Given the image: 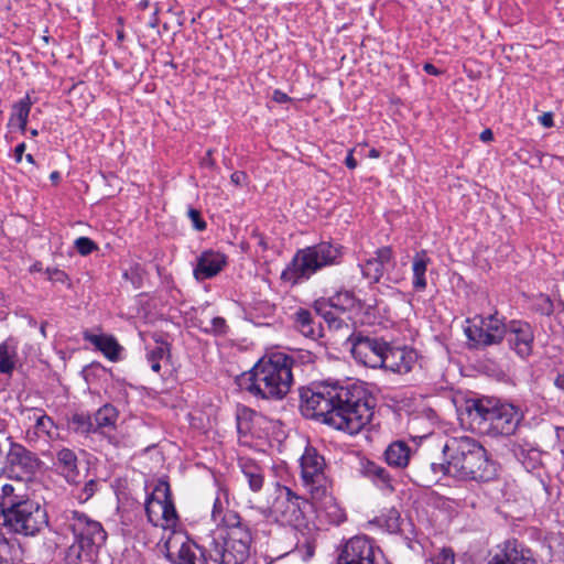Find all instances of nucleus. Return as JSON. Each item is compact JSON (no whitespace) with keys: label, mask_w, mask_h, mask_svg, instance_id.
Returning <instances> with one entry per match:
<instances>
[{"label":"nucleus","mask_w":564,"mask_h":564,"mask_svg":"<svg viewBox=\"0 0 564 564\" xmlns=\"http://www.w3.org/2000/svg\"><path fill=\"white\" fill-rule=\"evenodd\" d=\"M300 399L305 417L350 435L358 434L373 416V398L361 381H323L303 389Z\"/></svg>","instance_id":"obj_1"},{"label":"nucleus","mask_w":564,"mask_h":564,"mask_svg":"<svg viewBox=\"0 0 564 564\" xmlns=\"http://www.w3.org/2000/svg\"><path fill=\"white\" fill-rule=\"evenodd\" d=\"M223 521L224 525L212 530L203 544L170 539L164 544L166 558L173 564H208V560L216 564H243L250 556V527L238 513H229Z\"/></svg>","instance_id":"obj_2"},{"label":"nucleus","mask_w":564,"mask_h":564,"mask_svg":"<svg viewBox=\"0 0 564 564\" xmlns=\"http://www.w3.org/2000/svg\"><path fill=\"white\" fill-rule=\"evenodd\" d=\"M295 361L284 352H271L238 378L239 387L256 399L281 401L294 382L292 368Z\"/></svg>","instance_id":"obj_3"},{"label":"nucleus","mask_w":564,"mask_h":564,"mask_svg":"<svg viewBox=\"0 0 564 564\" xmlns=\"http://www.w3.org/2000/svg\"><path fill=\"white\" fill-rule=\"evenodd\" d=\"M48 524L44 506L32 499L22 487L6 484L0 494V525L8 533L35 536Z\"/></svg>","instance_id":"obj_4"},{"label":"nucleus","mask_w":564,"mask_h":564,"mask_svg":"<svg viewBox=\"0 0 564 564\" xmlns=\"http://www.w3.org/2000/svg\"><path fill=\"white\" fill-rule=\"evenodd\" d=\"M449 476L458 480L487 482L496 478L497 467L485 447L471 437L449 440L443 447Z\"/></svg>","instance_id":"obj_5"},{"label":"nucleus","mask_w":564,"mask_h":564,"mask_svg":"<svg viewBox=\"0 0 564 564\" xmlns=\"http://www.w3.org/2000/svg\"><path fill=\"white\" fill-rule=\"evenodd\" d=\"M467 413L476 430L492 437L514 434L523 417L518 406L489 398L471 401Z\"/></svg>","instance_id":"obj_6"},{"label":"nucleus","mask_w":564,"mask_h":564,"mask_svg":"<svg viewBox=\"0 0 564 564\" xmlns=\"http://www.w3.org/2000/svg\"><path fill=\"white\" fill-rule=\"evenodd\" d=\"M67 527L75 538L66 552L67 564H94L107 540L101 523L83 512L72 511L67 517Z\"/></svg>","instance_id":"obj_7"},{"label":"nucleus","mask_w":564,"mask_h":564,"mask_svg":"<svg viewBox=\"0 0 564 564\" xmlns=\"http://www.w3.org/2000/svg\"><path fill=\"white\" fill-rule=\"evenodd\" d=\"M341 256L343 247L329 241L300 249L282 271L281 279L297 284L325 267L338 264Z\"/></svg>","instance_id":"obj_8"},{"label":"nucleus","mask_w":564,"mask_h":564,"mask_svg":"<svg viewBox=\"0 0 564 564\" xmlns=\"http://www.w3.org/2000/svg\"><path fill=\"white\" fill-rule=\"evenodd\" d=\"M302 485L311 495L316 508L327 509L334 506V499L328 492V480L325 476V459L314 447H306L301 459Z\"/></svg>","instance_id":"obj_9"},{"label":"nucleus","mask_w":564,"mask_h":564,"mask_svg":"<svg viewBox=\"0 0 564 564\" xmlns=\"http://www.w3.org/2000/svg\"><path fill=\"white\" fill-rule=\"evenodd\" d=\"M272 502L268 506L265 514L283 525L299 528L304 524L305 516L302 505L306 500L299 497L286 486H278Z\"/></svg>","instance_id":"obj_10"},{"label":"nucleus","mask_w":564,"mask_h":564,"mask_svg":"<svg viewBox=\"0 0 564 564\" xmlns=\"http://www.w3.org/2000/svg\"><path fill=\"white\" fill-rule=\"evenodd\" d=\"M478 318L479 324H474L465 329V334L474 347L485 348L500 344L505 338L507 325L497 317V312Z\"/></svg>","instance_id":"obj_11"},{"label":"nucleus","mask_w":564,"mask_h":564,"mask_svg":"<svg viewBox=\"0 0 564 564\" xmlns=\"http://www.w3.org/2000/svg\"><path fill=\"white\" fill-rule=\"evenodd\" d=\"M348 340L351 343V355L358 364L373 369L379 368L382 355L387 349L386 340L365 336L361 333L351 334Z\"/></svg>","instance_id":"obj_12"},{"label":"nucleus","mask_w":564,"mask_h":564,"mask_svg":"<svg viewBox=\"0 0 564 564\" xmlns=\"http://www.w3.org/2000/svg\"><path fill=\"white\" fill-rule=\"evenodd\" d=\"M381 550L375 541L366 535H356L343 546L337 564H378Z\"/></svg>","instance_id":"obj_13"},{"label":"nucleus","mask_w":564,"mask_h":564,"mask_svg":"<svg viewBox=\"0 0 564 564\" xmlns=\"http://www.w3.org/2000/svg\"><path fill=\"white\" fill-rule=\"evenodd\" d=\"M449 476L447 460L445 463L432 462L426 456L414 455L408 471L411 480L421 487H431L436 484L442 476Z\"/></svg>","instance_id":"obj_14"},{"label":"nucleus","mask_w":564,"mask_h":564,"mask_svg":"<svg viewBox=\"0 0 564 564\" xmlns=\"http://www.w3.org/2000/svg\"><path fill=\"white\" fill-rule=\"evenodd\" d=\"M505 338L509 347L521 358L532 354L534 333L532 326L523 321H510L507 324Z\"/></svg>","instance_id":"obj_15"},{"label":"nucleus","mask_w":564,"mask_h":564,"mask_svg":"<svg viewBox=\"0 0 564 564\" xmlns=\"http://www.w3.org/2000/svg\"><path fill=\"white\" fill-rule=\"evenodd\" d=\"M485 564H539L533 552L516 540H508L498 546Z\"/></svg>","instance_id":"obj_16"},{"label":"nucleus","mask_w":564,"mask_h":564,"mask_svg":"<svg viewBox=\"0 0 564 564\" xmlns=\"http://www.w3.org/2000/svg\"><path fill=\"white\" fill-rule=\"evenodd\" d=\"M416 359L417 355L413 349L408 347H393L388 343L379 368L403 375L411 371Z\"/></svg>","instance_id":"obj_17"},{"label":"nucleus","mask_w":564,"mask_h":564,"mask_svg":"<svg viewBox=\"0 0 564 564\" xmlns=\"http://www.w3.org/2000/svg\"><path fill=\"white\" fill-rule=\"evenodd\" d=\"M7 459L12 470L18 469L26 476L34 475L42 464L34 453L25 448L23 445L13 442L10 444Z\"/></svg>","instance_id":"obj_18"},{"label":"nucleus","mask_w":564,"mask_h":564,"mask_svg":"<svg viewBox=\"0 0 564 564\" xmlns=\"http://www.w3.org/2000/svg\"><path fill=\"white\" fill-rule=\"evenodd\" d=\"M227 263L224 253L206 250L197 258V264L194 269V276L198 281L212 279L217 275Z\"/></svg>","instance_id":"obj_19"},{"label":"nucleus","mask_w":564,"mask_h":564,"mask_svg":"<svg viewBox=\"0 0 564 564\" xmlns=\"http://www.w3.org/2000/svg\"><path fill=\"white\" fill-rule=\"evenodd\" d=\"M393 260V252L390 247L379 248L375 252V257L368 259L364 264H360L364 278L371 283H378L383 275L384 267L390 264Z\"/></svg>","instance_id":"obj_20"},{"label":"nucleus","mask_w":564,"mask_h":564,"mask_svg":"<svg viewBox=\"0 0 564 564\" xmlns=\"http://www.w3.org/2000/svg\"><path fill=\"white\" fill-rule=\"evenodd\" d=\"M153 499H156V507L161 511V519L171 522L177 519L176 509L172 499L170 484L165 479H159L153 489Z\"/></svg>","instance_id":"obj_21"},{"label":"nucleus","mask_w":564,"mask_h":564,"mask_svg":"<svg viewBox=\"0 0 564 564\" xmlns=\"http://www.w3.org/2000/svg\"><path fill=\"white\" fill-rule=\"evenodd\" d=\"M294 327L306 338L316 340L323 336V326L313 313L306 308H299L294 315Z\"/></svg>","instance_id":"obj_22"},{"label":"nucleus","mask_w":564,"mask_h":564,"mask_svg":"<svg viewBox=\"0 0 564 564\" xmlns=\"http://www.w3.org/2000/svg\"><path fill=\"white\" fill-rule=\"evenodd\" d=\"M360 474L372 481L377 487L389 492L394 491L393 479L388 470L372 460L360 463Z\"/></svg>","instance_id":"obj_23"},{"label":"nucleus","mask_w":564,"mask_h":564,"mask_svg":"<svg viewBox=\"0 0 564 564\" xmlns=\"http://www.w3.org/2000/svg\"><path fill=\"white\" fill-rule=\"evenodd\" d=\"M77 463L78 459L75 452L69 448H62L56 454L57 468L68 484L77 485L80 482V473Z\"/></svg>","instance_id":"obj_24"},{"label":"nucleus","mask_w":564,"mask_h":564,"mask_svg":"<svg viewBox=\"0 0 564 564\" xmlns=\"http://www.w3.org/2000/svg\"><path fill=\"white\" fill-rule=\"evenodd\" d=\"M386 463L393 468H405L412 463V449L404 441L392 442L383 453Z\"/></svg>","instance_id":"obj_25"},{"label":"nucleus","mask_w":564,"mask_h":564,"mask_svg":"<svg viewBox=\"0 0 564 564\" xmlns=\"http://www.w3.org/2000/svg\"><path fill=\"white\" fill-rule=\"evenodd\" d=\"M85 339L91 343L109 360L116 361L119 359L121 347L115 337L107 335L85 334Z\"/></svg>","instance_id":"obj_26"},{"label":"nucleus","mask_w":564,"mask_h":564,"mask_svg":"<svg viewBox=\"0 0 564 564\" xmlns=\"http://www.w3.org/2000/svg\"><path fill=\"white\" fill-rule=\"evenodd\" d=\"M431 259L425 250L416 252L412 262L413 271V289L415 291H423L426 288L425 273Z\"/></svg>","instance_id":"obj_27"},{"label":"nucleus","mask_w":564,"mask_h":564,"mask_svg":"<svg viewBox=\"0 0 564 564\" xmlns=\"http://www.w3.org/2000/svg\"><path fill=\"white\" fill-rule=\"evenodd\" d=\"M32 104L29 95L15 102L12 107L9 126H17L22 133H25Z\"/></svg>","instance_id":"obj_28"},{"label":"nucleus","mask_w":564,"mask_h":564,"mask_svg":"<svg viewBox=\"0 0 564 564\" xmlns=\"http://www.w3.org/2000/svg\"><path fill=\"white\" fill-rule=\"evenodd\" d=\"M330 305L340 313L348 311H361L364 308L362 302L356 297L354 292L343 290L336 292L329 297Z\"/></svg>","instance_id":"obj_29"},{"label":"nucleus","mask_w":564,"mask_h":564,"mask_svg":"<svg viewBox=\"0 0 564 564\" xmlns=\"http://www.w3.org/2000/svg\"><path fill=\"white\" fill-rule=\"evenodd\" d=\"M155 346L148 350L147 360L151 365L154 372H160L161 362H167L171 357V345L162 340L161 337L155 339Z\"/></svg>","instance_id":"obj_30"},{"label":"nucleus","mask_w":564,"mask_h":564,"mask_svg":"<svg viewBox=\"0 0 564 564\" xmlns=\"http://www.w3.org/2000/svg\"><path fill=\"white\" fill-rule=\"evenodd\" d=\"M118 411L111 404H105L94 414V433H102L105 429L115 427Z\"/></svg>","instance_id":"obj_31"},{"label":"nucleus","mask_w":564,"mask_h":564,"mask_svg":"<svg viewBox=\"0 0 564 564\" xmlns=\"http://www.w3.org/2000/svg\"><path fill=\"white\" fill-rule=\"evenodd\" d=\"M68 427L82 435L94 433L93 417L88 413L76 412L68 419Z\"/></svg>","instance_id":"obj_32"},{"label":"nucleus","mask_w":564,"mask_h":564,"mask_svg":"<svg viewBox=\"0 0 564 564\" xmlns=\"http://www.w3.org/2000/svg\"><path fill=\"white\" fill-rule=\"evenodd\" d=\"M242 474L252 491L257 492L261 490L264 482V475L260 466L251 462H246L242 465Z\"/></svg>","instance_id":"obj_33"},{"label":"nucleus","mask_w":564,"mask_h":564,"mask_svg":"<svg viewBox=\"0 0 564 564\" xmlns=\"http://www.w3.org/2000/svg\"><path fill=\"white\" fill-rule=\"evenodd\" d=\"M17 365V350L8 341L0 344V373L11 375Z\"/></svg>","instance_id":"obj_34"},{"label":"nucleus","mask_w":564,"mask_h":564,"mask_svg":"<svg viewBox=\"0 0 564 564\" xmlns=\"http://www.w3.org/2000/svg\"><path fill=\"white\" fill-rule=\"evenodd\" d=\"M195 325L205 334L216 336L225 335L228 330L226 319L219 316L210 318L209 326H204V317L199 316L196 318Z\"/></svg>","instance_id":"obj_35"},{"label":"nucleus","mask_w":564,"mask_h":564,"mask_svg":"<svg viewBox=\"0 0 564 564\" xmlns=\"http://www.w3.org/2000/svg\"><path fill=\"white\" fill-rule=\"evenodd\" d=\"M74 247L77 252L82 256H88L91 252L98 250V246L88 237H79L75 240Z\"/></svg>","instance_id":"obj_36"},{"label":"nucleus","mask_w":564,"mask_h":564,"mask_svg":"<svg viewBox=\"0 0 564 564\" xmlns=\"http://www.w3.org/2000/svg\"><path fill=\"white\" fill-rule=\"evenodd\" d=\"M145 514L153 525H159V521L161 517L159 516V508L156 507V499H153V492L150 495V497L145 501Z\"/></svg>","instance_id":"obj_37"},{"label":"nucleus","mask_w":564,"mask_h":564,"mask_svg":"<svg viewBox=\"0 0 564 564\" xmlns=\"http://www.w3.org/2000/svg\"><path fill=\"white\" fill-rule=\"evenodd\" d=\"M98 480L89 479L85 482L84 487L80 489L79 494L76 496L80 502L88 501L98 490Z\"/></svg>","instance_id":"obj_38"},{"label":"nucleus","mask_w":564,"mask_h":564,"mask_svg":"<svg viewBox=\"0 0 564 564\" xmlns=\"http://www.w3.org/2000/svg\"><path fill=\"white\" fill-rule=\"evenodd\" d=\"M45 273L47 274V279L50 281L70 286L69 278L65 271L57 268H47Z\"/></svg>","instance_id":"obj_39"},{"label":"nucleus","mask_w":564,"mask_h":564,"mask_svg":"<svg viewBox=\"0 0 564 564\" xmlns=\"http://www.w3.org/2000/svg\"><path fill=\"white\" fill-rule=\"evenodd\" d=\"M229 513H235L234 511L224 512V507L219 498H216L213 506L212 518L218 525H224L223 518L227 517Z\"/></svg>","instance_id":"obj_40"},{"label":"nucleus","mask_w":564,"mask_h":564,"mask_svg":"<svg viewBox=\"0 0 564 564\" xmlns=\"http://www.w3.org/2000/svg\"><path fill=\"white\" fill-rule=\"evenodd\" d=\"M313 308H314L316 315L323 317V319L326 318V316L328 315L330 310H335L334 306L330 305L329 299L327 301L323 300V299L316 300L314 302Z\"/></svg>","instance_id":"obj_41"},{"label":"nucleus","mask_w":564,"mask_h":564,"mask_svg":"<svg viewBox=\"0 0 564 564\" xmlns=\"http://www.w3.org/2000/svg\"><path fill=\"white\" fill-rule=\"evenodd\" d=\"M188 217L193 223V227L198 230L203 231L206 229V221L202 218L200 213L195 208L188 209Z\"/></svg>","instance_id":"obj_42"},{"label":"nucleus","mask_w":564,"mask_h":564,"mask_svg":"<svg viewBox=\"0 0 564 564\" xmlns=\"http://www.w3.org/2000/svg\"><path fill=\"white\" fill-rule=\"evenodd\" d=\"M438 564H455V555L452 549H443L437 556Z\"/></svg>","instance_id":"obj_43"},{"label":"nucleus","mask_w":564,"mask_h":564,"mask_svg":"<svg viewBox=\"0 0 564 564\" xmlns=\"http://www.w3.org/2000/svg\"><path fill=\"white\" fill-rule=\"evenodd\" d=\"M248 176L243 171H236L231 174L230 181L236 186H243L247 184Z\"/></svg>","instance_id":"obj_44"},{"label":"nucleus","mask_w":564,"mask_h":564,"mask_svg":"<svg viewBox=\"0 0 564 564\" xmlns=\"http://www.w3.org/2000/svg\"><path fill=\"white\" fill-rule=\"evenodd\" d=\"M539 122L544 127V128H551L554 126V121H553V113L552 112H544L543 115H541L539 117Z\"/></svg>","instance_id":"obj_45"},{"label":"nucleus","mask_w":564,"mask_h":564,"mask_svg":"<svg viewBox=\"0 0 564 564\" xmlns=\"http://www.w3.org/2000/svg\"><path fill=\"white\" fill-rule=\"evenodd\" d=\"M272 99L278 104H284L290 101L291 98L285 93L275 89L272 94Z\"/></svg>","instance_id":"obj_46"},{"label":"nucleus","mask_w":564,"mask_h":564,"mask_svg":"<svg viewBox=\"0 0 564 564\" xmlns=\"http://www.w3.org/2000/svg\"><path fill=\"white\" fill-rule=\"evenodd\" d=\"M328 327L330 329H334V330H339L341 329L343 327H346L348 328V324L345 323V321L343 318H340L339 316H337L335 319H332V322L328 324Z\"/></svg>","instance_id":"obj_47"},{"label":"nucleus","mask_w":564,"mask_h":564,"mask_svg":"<svg viewBox=\"0 0 564 564\" xmlns=\"http://www.w3.org/2000/svg\"><path fill=\"white\" fill-rule=\"evenodd\" d=\"M24 151H25V143L22 142V143H19L15 147V149H14V158H15V161L18 163L22 161Z\"/></svg>","instance_id":"obj_48"},{"label":"nucleus","mask_w":564,"mask_h":564,"mask_svg":"<svg viewBox=\"0 0 564 564\" xmlns=\"http://www.w3.org/2000/svg\"><path fill=\"white\" fill-rule=\"evenodd\" d=\"M479 139L482 141V142H490L494 140V132L490 130V129H485L480 135H479Z\"/></svg>","instance_id":"obj_49"},{"label":"nucleus","mask_w":564,"mask_h":564,"mask_svg":"<svg viewBox=\"0 0 564 564\" xmlns=\"http://www.w3.org/2000/svg\"><path fill=\"white\" fill-rule=\"evenodd\" d=\"M345 164L348 169L354 170L357 166V161L355 160L352 155V151L348 153V155L345 159Z\"/></svg>","instance_id":"obj_50"},{"label":"nucleus","mask_w":564,"mask_h":564,"mask_svg":"<svg viewBox=\"0 0 564 564\" xmlns=\"http://www.w3.org/2000/svg\"><path fill=\"white\" fill-rule=\"evenodd\" d=\"M423 69L429 74V75H434V76H437L441 74V72L431 63H425L424 66H423Z\"/></svg>","instance_id":"obj_51"},{"label":"nucleus","mask_w":564,"mask_h":564,"mask_svg":"<svg viewBox=\"0 0 564 564\" xmlns=\"http://www.w3.org/2000/svg\"><path fill=\"white\" fill-rule=\"evenodd\" d=\"M254 237L258 239V246L261 247L262 250L269 249L267 239L261 234H254Z\"/></svg>","instance_id":"obj_52"},{"label":"nucleus","mask_w":564,"mask_h":564,"mask_svg":"<svg viewBox=\"0 0 564 564\" xmlns=\"http://www.w3.org/2000/svg\"><path fill=\"white\" fill-rule=\"evenodd\" d=\"M554 384L564 391V371L562 373H558L557 377L554 380Z\"/></svg>","instance_id":"obj_53"},{"label":"nucleus","mask_w":564,"mask_h":564,"mask_svg":"<svg viewBox=\"0 0 564 564\" xmlns=\"http://www.w3.org/2000/svg\"><path fill=\"white\" fill-rule=\"evenodd\" d=\"M203 164L207 166H214V161L212 159V151L208 150L206 156L203 159Z\"/></svg>","instance_id":"obj_54"},{"label":"nucleus","mask_w":564,"mask_h":564,"mask_svg":"<svg viewBox=\"0 0 564 564\" xmlns=\"http://www.w3.org/2000/svg\"><path fill=\"white\" fill-rule=\"evenodd\" d=\"M158 13H159V9L156 8L154 13H153V18L152 20L150 21L149 25L151 28H156L158 26V23H159V18H158Z\"/></svg>","instance_id":"obj_55"},{"label":"nucleus","mask_w":564,"mask_h":564,"mask_svg":"<svg viewBox=\"0 0 564 564\" xmlns=\"http://www.w3.org/2000/svg\"><path fill=\"white\" fill-rule=\"evenodd\" d=\"M45 422L52 423V421H51V419L48 416L43 415V416L37 419L36 425L37 426H45Z\"/></svg>","instance_id":"obj_56"},{"label":"nucleus","mask_w":564,"mask_h":564,"mask_svg":"<svg viewBox=\"0 0 564 564\" xmlns=\"http://www.w3.org/2000/svg\"><path fill=\"white\" fill-rule=\"evenodd\" d=\"M544 303H545L546 307L543 310L546 312V314H550L553 311V304L549 297L544 299Z\"/></svg>","instance_id":"obj_57"},{"label":"nucleus","mask_w":564,"mask_h":564,"mask_svg":"<svg viewBox=\"0 0 564 564\" xmlns=\"http://www.w3.org/2000/svg\"><path fill=\"white\" fill-rule=\"evenodd\" d=\"M30 271L31 272H40L42 271V263L41 262H35L31 265L30 268Z\"/></svg>","instance_id":"obj_58"},{"label":"nucleus","mask_w":564,"mask_h":564,"mask_svg":"<svg viewBox=\"0 0 564 564\" xmlns=\"http://www.w3.org/2000/svg\"><path fill=\"white\" fill-rule=\"evenodd\" d=\"M337 317L336 313L334 312V310H330V312L328 313V315L326 316V318L324 319L327 325L332 322V319H335Z\"/></svg>","instance_id":"obj_59"},{"label":"nucleus","mask_w":564,"mask_h":564,"mask_svg":"<svg viewBox=\"0 0 564 564\" xmlns=\"http://www.w3.org/2000/svg\"><path fill=\"white\" fill-rule=\"evenodd\" d=\"M59 177H61V175H59V172H57V171L52 172V173H51V175H50V178H51L54 183H56V182L59 180Z\"/></svg>","instance_id":"obj_60"},{"label":"nucleus","mask_w":564,"mask_h":564,"mask_svg":"<svg viewBox=\"0 0 564 564\" xmlns=\"http://www.w3.org/2000/svg\"><path fill=\"white\" fill-rule=\"evenodd\" d=\"M379 156H380V152H379L377 149H373V148H372V149L369 151V158L377 159V158H379Z\"/></svg>","instance_id":"obj_61"},{"label":"nucleus","mask_w":564,"mask_h":564,"mask_svg":"<svg viewBox=\"0 0 564 564\" xmlns=\"http://www.w3.org/2000/svg\"><path fill=\"white\" fill-rule=\"evenodd\" d=\"M46 326H47V322H43L40 327V332L43 337H46V330H45Z\"/></svg>","instance_id":"obj_62"},{"label":"nucleus","mask_w":564,"mask_h":564,"mask_svg":"<svg viewBox=\"0 0 564 564\" xmlns=\"http://www.w3.org/2000/svg\"><path fill=\"white\" fill-rule=\"evenodd\" d=\"M123 39H124V32H123V30H117V40H118L119 42H121V41H123Z\"/></svg>","instance_id":"obj_63"},{"label":"nucleus","mask_w":564,"mask_h":564,"mask_svg":"<svg viewBox=\"0 0 564 564\" xmlns=\"http://www.w3.org/2000/svg\"><path fill=\"white\" fill-rule=\"evenodd\" d=\"M139 7H140L142 10L147 9V8L149 7V0H141V1L139 2Z\"/></svg>","instance_id":"obj_64"}]
</instances>
